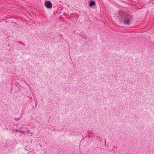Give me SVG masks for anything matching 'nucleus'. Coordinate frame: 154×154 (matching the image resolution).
Masks as SVG:
<instances>
[{
	"label": "nucleus",
	"mask_w": 154,
	"mask_h": 154,
	"mask_svg": "<svg viewBox=\"0 0 154 154\" xmlns=\"http://www.w3.org/2000/svg\"><path fill=\"white\" fill-rule=\"evenodd\" d=\"M132 19V17L129 15L125 16L123 20L124 23L126 25H129Z\"/></svg>",
	"instance_id": "nucleus-1"
},
{
	"label": "nucleus",
	"mask_w": 154,
	"mask_h": 154,
	"mask_svg": "<svg viewBox=\"0 0 154 154\" xmlns=\"http://www.w3.org/2000/svg\"><path fill=\"white\" fill-rule=\"evenodd\" d=\"M45 5L48 8H51L52 7V3L50 1H45Z\"/></svg>",
	"instance_id": "nucleus-2"
},
{
	"label": "nucleus",
	"mask_w": 154,
	"mask_h": 154,
	"mask_svg": "<svg viewBox=\"0 0 154 154\" xmlns=\"http://www.w3.org/2000/svg\"><path fill=\"white\" fill-rule=\"evenodd\" d=\"M26 128L27 129L26 131V133L28 134H30L29 136H31L32 134L34 133V132H30V131L28 129V128L26 127Z\"/></svg>",
	"instance_id": "nucleus-3"
},
{
	"label": "nucleus",
	"mask_w": 154,
	"mask_h": 154,
	"mask_svg": "<svg viewBox=\"0 0 154 154\" xmlns=\"http://www.w3.org/2000/svg\"><path fill=\"white\" fill-rule=\"evenodd\" d=\"M95 4V3L93 1H91L90 3L89 6L90 7L92 6L93 5Z\"/></svg>",
	"instance_id": "nucleus-4"
},
{
	"label": "nucleus",
	"mask_w": 154,
	"mask_h": 154,
	"mask_svg": "<svg viewBox=\"0 0 154 154\" xmlns=\"http://www.w3.org/2000/svg\"><path fill=\"white\" fill-rule=\"evenodd\" d=\"M19 131H20L19 132H20V133L21 134H24L25 133V131H23V130H19Z\"/></svg>",
	"instance_id": "nucleus-5"
},
{
	"label": "nucleus",
	"mask_w": 154,
	"mask_h": 154,
	"mask_svg": "<svg viewBox=\"0 0 154 154\" xmlns=\"http://www.w3.org/2000/svg\"><path fill=\"white\" fill-rule=\"evenodd\" d=\"M81 37H82L83 38L85 39L87 38V37L86 35L84 36L82 35H81Z\"/></svg>",
	"instance_id": "nucleus-6"
},
{
	"label": "nucleus",
	"mask_w": 154,
	"mask_h": 154,
	"mask_svg": "<svg viewBox=\"0 0 154 154\" xmlns=\"http://www.w3.org/2000/svg\"><path fill=\"white\" fill-rule=\"evenodd\" d=\"M20 130H16V132H19L20 131H19Z\"/></svg>",
	"instance_id": "nucleus-7"
},
{
	"label": "nucleus",
	"mask_w": 154,
	"mask_h": 154,
	"mask_svg": "<svg viewBox=\"0 0 154 154\" xmlns=\"http://www.w3.org/2000/svg\"><path fill=\"white\" fill-rule=\"evenodd\" d=\"M15 120H18V119H16Z\"/></svg>",
	"instance_id": "nucleus-8"
},
{
	"label": "nucleus",
	"mask_w": 154,
	"mask_h": 154,
	"mask_svg": "<svg viewBox=\"0 0 154 154\" xmlns=\"http://www.w3.org/2000/svg\"><path fill=\"white\" fill-rule=\"evenodd\" d=\"M23 45L24 46H25V44H23Z\"/></svg>",
	"instance_id": "nucleus-9"
}]
</instances>
